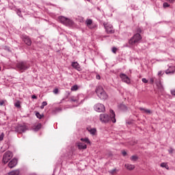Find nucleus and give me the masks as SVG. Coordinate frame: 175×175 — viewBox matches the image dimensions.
Segmentation results:
<instances>
[{
    "label": "nucleus",
    "instance_id": "obj_25",
    "mask_svg": "<svg viewBox=\"0 0 175 175\" xmlns=\"http://www.w3.org/2000/svg\"><path fill=\"white\" fill-rule=\"evenodd\" d=\"M36 116L37 118H39V120H42V118H43V116L40 115V113L39 112H37L36 113Z\"/></svg>",
    "mask_w": 175,
    "mask_h": 175
},
{
    "label": "nucleus",
    "instance_id": "obj_5",
    "mask_svg": "<svg viewBox=\"0 0 175 175\" xmlns=\"http://www.w3.org/2000/svg\"><path fill=\"white\" fill-rule=\"evenodd\" d=\"M12 158H13V153L10 151L5 152L3 156V163H8Z\"/></svg>",
    "mask_w": 175,
    "mask_h": 175
},
{
    "label": "nucleus",
    "instance_id": "obj_34",
    "mask_svg": "<svg viewBox=\"0 0 175 175\" xmlns=\"http://www.w3.org/2000/svg\"><path fill=\"white\" fill-rule=\"evenodd\" d=\"M59 92V90H58V88H55L54 90H53V94H55L57 95V94H58Z\"/></svg>",
    "mask_w": 175,
    "mask_h": 175
},
{
    "label": "nucleus",
    "instance_id": "obj_23",
    "mask_svg": "<svg viewBox=\"0 0 175 175\" xmlns=\"http://www.w3.org/2000/svg\"><path fill=\"white\" fill-rule=\"evenodd\" d=\"M81 141L84 142L85 143H87L88 144H89L90 143V139H88V138H81Z\"/></svg>",
    "mask_w": 175,
    "mask_h": 175
},
{
    "label": "nucleus",
    "instance_id": "obj_19",
    "mask_svg": "<svg viewBox=\"0 0 175 175\" xmlns=\"http://www.w3.org/2000/svg\"><path fill=\"white\" fill-rule=\"evenodd\" d=\"M86 24H87V26L89 27V28H91V25L92 24V20L91 19H88L86 20Z\"/></svg>",
    "mask_w": 175,
    "mask_h": 175
},
{
    "label": "nucleus",
    "instance_id": "obj_28",
    "mask_svg": "<svg viewBox=\"0 0 175 175\" xmlns=\"http://www.w3.org/2000/svg\"><path fill=\"white\" fill-rule=\"evenodd\" d=\"M70 100L72 102H77V97L72 96Z\"/></svg>",
    "mask_w": 175,
    "mask_h": 175
},
{
    "label": "nucleus",
    "instance_id": "obj_16",
    "mask_svg": "<svg viewBox=\"0 0 175 175\" xmlns=\"http://www.w3.org/2000/svg\"><path fill=\"white\" fill-rule=\"evenodd\" d=\"M124 167L127 170H133L135 169V165L132 164H125Z\"/></svg>",
    "mask_w": 175,
    "mask_h": 175
},
{
    "label": "nucleus",
    "instance_id": "obj_35",
    "mask_svg": "<svg viewBox=\"0 0 175 175\" xmlns=\"http://www.w3.org/2000/svg\"><path fill=\"white\" fill-rule=\"evenodd\" d=\"M168 151H169L170 154H173V151H174V149L171 148L169 149Z\"/></svg>",
    "mask_w": 175,
    "mask_h": 175
},
{
    "label": "nucleus",
    "instance_id": "obj_12",
    "mask_svg": "<svg viewBox=\"0 0 175 175\" xmlns=\"http://www.w3.org/2000/svg\"><path fill=\"white\" fill-rule=\"evenodd\" d=\"M16 165H17V159H13L8 163V166H9V167H10V169L14 167V166H16Z\"/></svg>",
    "mask_w": 175,
    "mask_h": 175
},
{
    "label": "nucleus",
    "instance_id": "obj_37",
    "mask_svg": "<svg viewBox=\"0 0 175 175\" xmlns=\"http://www.w3.org/2000/svg\"><path fill=\"white\" fill-rule=\"evenodd\" d=\"M163 75V71H159L158 76H162Z\"/></svg>",
    "mask_w": 175,
    "mask_h": 175
},
{
    "label": "nucleus",
    "instance_id": "obj_11",
    "mask_svg": "<svg viewBox=\"0 0 175 175\" xmlns=\"http://www.w3.org/2000/svg\"><path fill=\"white\" fill-rule=\"evenodd\" d=\"M23 40L27 46H31V44H32V41L31 40V38L28 37V36H23Z\"/></svg>",
    "mask_w": 175,
    "mask_h": 175
},
{
    "label": "nucleus",
    "instance_id": "obj_1",
    "mask_svg": "<svg viewBox=\"0 0 175 175\" xmlns=\"http://www.w3.org/2000/svg\"><path fill=\"white\" fill-rule=\"evenodd\" d=\"M100 120L102 122H109V121H112V122L116 123V113L114 111L110 110V116L107 114L101 113L100 115Z\"/></svg>",
    "mask_w": 175,
    "mask_h": 175
},
{
    "label": "nucleus",
    "instance_id": "obj_33",
    "mask_svg": "<svg viewBox=\"0 0 175 175\" xmlns=\"http://www.w3.org/2000/svg\"><path fill=\"white\" fill-rule=\"evenodd\" d=\"M142 81V83H148V80H147L146 78H143Z\"/></svg>",
    "mask_w": 175,
    "mask_h": 175
},
{
    "label": "nucleus",
    "instance_id": "obj_13",
    "mask_svg": "<svg viewBox=\"0 0 175 175\" xmlns=\"http://www.w3.org/2000/svg\"><path fill=\"white\" fill-rule=\"evenodd\" d=\"M140 111H142V113H145V114H152V111L150 110V109H147L146 108H143V107H139V108Z\"/></svg>",
    "mask_w": 175,
    "mask_h": 175
},
{
    "label": "nucleus",
    "instance_id": "obj_36",
    "mask_svg": "<svg viewBox=\"0 0 175 175\" xmlns=\"http://www.w3.org/2000/svg\"><path fill=\"white\" fill-rule=\"evenodd\" d=\"M142 29L140 28H137V33H142Z\"/></svg>",
    "mask_w": 175,
    "mask_h": 175
},
{
    "label": "nucleus",
    "instance_id": "obj_2",
    "mask_svg": "<svg viewBox=\"0 0 175 175\" xmlns=\"http://www.w3.org/2000/svg\"><path fill=\"white\" fill-rule=\"evenodd\" d=\"M29 68V64L27 62H19L16 64V69L19 72H21V73H23V72H25V70Z\"/></svg>",
    "mask_w": 175,
    "mask_h": 175
},
{
    "label": "nucleus",
    "instance_id": "obj_26",
    "mask_svg": "<svg viewBox=\"0 0 175 175\" xmlns=\"http://www.w3.org/2000/svg\"><path fill=\"white\" fill-rule=\"evenodd\" d=\"M44 106H47V102L46 101L42 102L40 109H44Z\"/></svg>",
    "mask_w": 175,
    "mask_h": 175
},
{
    "label": "nucleus",
    "instance_id": "obj_43",
    "mask_svg": "<svg viewBox=\"0 0 175 175\" xmlns=\"http://www.w3.org/2000/svg\"><path fill=\"white\" fill-rule=\"evenodd\" d=\"M32 99H38V97L36 95L31 96Z\"/></svg>",
    "mask_w": 175,
    "mask_h": 175
},
{
    "label": "nucleus",
    "instance_id": "obj_20",
    "mask_svg": "<svg viewBox=\"0 0 175 175\" xmlns=\"http://www.w3.org/2000/svg\"><path fill=\"white\" fill-rule=\"evenodd\" d=\"M88 131L91 133V135H95V133H96V129H89Z\"/></svg>",
    "mask_w": 175,
    "mask_h": 175
},
{
    "label": "nucleus",
    "instance_id": "obj_27",
    "mask_svg": "<svg viewBox=\"0 0 175 175\" xmlns=\"http://www.w3.org/2000/svg\"><path fill=\"white\" fill-rule=\"evenodd\" d=\"M131 159L132 161H136V160L138 159V157H137V156L134 155V156H132V157H131Z\"/></svg>",
    "mask_w": 175,
    "mask_h": 175
},
{
    "label": "nucleus",
    "instance_id": "obj_6",
    "mask_svg": "<svg viewBox=\"0 0 175 175\" xmlns=\"http://www.w3.org/2000/svg\"><path fill=\"white\" fill-rule=\"evenodd\" d=\"M58 19L60 23H62L64 25H72L73 24V21L72 20L66 18L65 16H59Z\"/></svg>",
    "mask_w": 175,
    "mask_h": 175
},
{
    "label": "nucleus",
    "instance_id": "obj_15",
    "mask_svg": "<svg viewBox=\"0 0 175 175\" xmlns=\"http://www.w3.org/2000/svg\"><path fill=\"white\" fill-rule=\"evenodd\" d=\"M78 148L79 150H85V148H87V145L84 143L79 142Z\"/></svg>",
    "mask_w": 175,
    "mask_h": 175
},
{
    "label": "nucleus",
    "instance_id": "obj_32",
    "mask_svg": "<svg viewBox=\"0 0 175 175\" xmlns=\"http://www.w3.org/2000/svg\"><path fill=\"white\" fill-rule=\"evenodd\" d=\"M112 53H113V54H116L117 53V48L113 47L112 48Z\"/></svg>",
    "mask_w": 175,
    "mask_h": 175
},
{
    "label": "nucleus",
    "instance_id": "obj_21",
    "mask_svg": "<svg viewBox=\"0 0 175 175\" xmlns=\"http://www.w3.org/2000/svg\"><path fill=\"white\" fill-rule=\"evenodd\" d=\"M161 167H165V169H167V170H169V165H167V163H161Z\"/></svg>",
    "mask_w": 175,
    "mask_h": 175
},
{
    "label": "nucleus",
    "instance_id": "obj_14",
    "mask_svg": "<svg viewBox=\"0 0 175 175\" xmlns=\"http://www.w3.org/2000/svg\"><path fill=\"white\" fill-rule=\"evenodd\" d=\"M175 72V67L174 66H172L170 67V68H168L166 71L165 73L166 75H170V73L173 74Z\"/></svg>",
    "mask_w": 175,
    "mask_h": 175
},
{
    "label": "nucleus",
    "instance_id": "obj_38",
    "mask_svg": "<svg viewBox=\"0 0 175 175\" xmlns=\"http://www.w3.org/2000/svg\"><path fill=\"white\" fill-rule=\"evenodd\" d=\"M3 105H5V101L1 100L0 101V106H3Z\"/></svg>",
    "mask_w": 175,
    "mask_h": 175
},
{
    "label": "nucleus",
    "instance_id": "obj_24",
    "mask_svg": "<svg viewBox=\"0 0 175 175\" xmlns=\"http://www.w3.org/2000/svg\"><path fill=\"white\" fill-rule=\"evenodd\" d=\"M117 172H118V170L117 169H113L109 171V173L111 174H116V173H117Z\"/></svg>",
    "mask_w": 175,
    "mask_h": 175
},
{
    "label": "nucleus",
    "instance_id": "obj_45",
    "mask_svg": "<svg viewBox=\"0 0 175 175\" xmlns=\"http://www.w3.org/2000/svg\"><path fill=\"white\" fill-rule=\"evenodd\" d=\"M17 14H18V16H20V14H21V11L18 10V12H17Z\"/></svg>",
    "mask_w": 175,
    "mask_h": 175
},
{
    "label": "nucleus",
    "instance_id": "obj_44",
    "mask_svg": "<svg viewBox=\"0 0 175 175\" xmlns=\"http://www.w3.org/2000/svg\"><path fill=\"white\" fill-rule=\"evenodd\" d=\"M122 155H123V157H125V155H126V152L125 151H123L122 152Z\"/></svg>",
    "mask_w": 175,
    "mask_h": 175
},
{
    "label": "nucleus",
    "instance_id": "obj_9",
    "mask_svg": "<svg viewBox=\"0 0 175 175\" xmlns=\"http://www.w3.org/2000/svg\"><path fill=\"white\" fill-rule=\"evenodd\" d=\"M94 110H96V111H98V113H102L105 110V105L100 103L96 104L94 106Z\"/></svg>",
    "mask_w": 175,
    "mask_h": 175
},
{
    "label": "nucleus",
    "instance_id": "obj_31",
    "mask_svg": "<svg viewBox=\"0 0 175 175\" xmlns=\"http://www.w3.org/2000/svg\"><path fill=\"white\" fill-rule=\"evenodd\" d=\"M169 6H170V5H169V3H167V2H165L163 3V8H169Z\"/></svg>",
    "mask_w": 175,
    "mask_h": 175
},
{
    "label": "nucleus",
    "instance_id": "obj_29",
    "mask_svg": "<svg viewBox=\"0 0 175 175\" xmlns=\"http://www.w3.org/2000/svg\"><path fill=\"white\" fill-rule=\"evenodd\" d=\"M3 137H5V134L3 133H2L0 135V142H2V140H3Z\"/></svg>",
    "mask_w": 175,
    "mask_h": 175
},
{
    "label": "nucleus",
    "instance_id": "obj_4",
    "mask_svg": "<svg viewBox=\"0 0 175 175\" xmlns=\"http://www.w3.org/2000/svg\"><path fill=\"white\" fill-rule=\"evenodd\" d=\"M142 36L140 33H137L129 40V43L131 45L136 44V43H139L140 42Z\"/></svg>",
    "mask_w": 175,
    "mask_h": 175
},
{
    "label": "nucleus",
    "instance_id": "obj_10",
    "mask_svg": "<svg viewBox=\"0 0 175 175\" xmlns=\"http://www.w3.org/2000/svg\"><path fill=\"white\" fill-rule=\"evenodd\" d=\"M120 76L124 83H126V84H129V83H131V79H129V77H128V76H126V75L120 74Z\"/></svg>",
    "mask_w": 175,
    "mask_h": 175
},
{
    "label": "nucleus",
    "instance_id": "obj_22",
    "mask_svg": "<svg viewBox=\"0 0 175 175\" xmlns=\"http://www.w3.org/2000/svg\"><path fill=\"white\" fill-rule=\"evenodd\" d=\"M79 90V86L75 85L71 88V91H77Z\"/></svg>",
    "mask_w": 175,
    "mask_h": 175
},
{
    "label": "nucleus",
    "instance_id": "obj_30",
    "mask_svg": "<svg viewBox=\"0 0 175 175\" xmlns=\"http://www.w3.org/2000/svg\"><path fill=\"white\" fill-rule=\"evenodd\" d=\"M15 107L18 108L21 107L20 101H18L15 103Z\"/></svg>",
    "mask_w": 175,
    "mask_h": 175
},
{
    "label": "nucleus",
    "instance_id": "obj_3",
    "mask_svg": "<svg viewBox=\"0 0 175 175\" xmlns=\"http://www.w3.org/2000/svg\"><path fill=\"white\" fill-rule=\"evenodd\" d=\"M96 92L100 99H106L107 98V94H106L102 86H98L96 89Z\"/></svg>",
    "mask_w": 175,
    "mask_h": 175
},
{
    "label": "nucleus",
    "instance_id": "obj_18",
    "mask_svg": "<svg viewBox=\"0 0 175 175\" xmlns=\"http://www.w3.org/2000/svg\"><path fill=\"white\" fill-rule=\"evenodd\" d=\"M9 175H18L20 174V170H16L14 171H12L8 174Z\"/></svg>",
    "mask_w": 175,
    "mask_h": 175
},
{
    "label": "nucleus",
    "instance_id": "obj_42",
    "mask_svg": "<svg viewBox=\"0 0 175 175\" xmlns=\"http://www.w3.org/2000/svg\"><path fill=\"white\" fill-rule=\"evenodd\" d=\"M171 94L175 96V90H172Z\"/></svg>",
    "mask_w": 175,
    "mask_h": 175
},
{
    "label": "nucleus",
    "instance_id": "obj_7",
    "mask_svg": "<svg viewBox=\"0 0 175 175\" xmlns=\"http://www.w3.org/2000/svg\"><path fill=\"white\" fill-rule=\"evenodd\" d=\"M28 128L25 125L18 124L15 127V132H18V133H23V132H25Z\"/></svg>",
    "mask_w": 175,
    "mask_h": 175
},
{
    "label": "nucleus",
    "instance_id": "obj_39",
    "mask_svg": "<svg viewBox=\"0 0 175 175\" xmlns=\"http://www.w3.org/2000/svg\"><path fill=\"white\" fill-rule=\"evenodd\" d=\"M167 2H170V3H174L175 0H166Z\"/></svg>",
    "mask_w": 175,
    "mask_h": 175
},
{
    "label": "nucleus",
    "instance_id": "obj_17",
    "mask_svg": "<svg viewBox=\"0 0 175 175\" xmlns=\"http://www.w3.org/2000/svg\"><path fill=\"white\" fill-rule=\"evenodd\" d=\"M72 68H75V69H77V70H80V64L77 62H72Z\"/></svg>",
    "mask_w": 175,
    "mask_h": 175
},
{
    "label": "nucleus",
    "instance_id": "obj_8",
    "mask_svg": "<svg viewBox=\"0 0 175 175\" xmlns=\"http://www.w3.org/2000/svg\"><path fill=\"white\" fill-rule=\"evenodd\" d=\"M104 27L107 33H114V29L113 28V25L109 23H104Z\"/></svg>",
    "mask_w": 175,
    "mask_h": 175
},
{
    "label": "nucleus",
    "instance_id": "obj_46",
    "mask_svg": "<svg viewBox=\"0 0 175 175\" xmlns=\"http://www.w3.org/2000/svg\"><path fill=\"white\" fill-rule=\"evenodd\" d=\"M40 126H41V125H40V124H38V125H37V128H38V129H40Z\"/></svg>",
    "mask_w": 175,
    "mask_h": 175
},
{
    "label": "nucleus",
    "instance_id": "obj_40",
    "mask_svg": "<svg viewBox=\"0 0 175 175\" xmlns=\"http://www.w3.org/2000/svg\"><path fill=\"white\" fill-rule=\"evenodd\" d=\"M150 84H152L154 83V78H150Z\"/></svg>",
    "mask_w": 175,
    "mask_h": 175
},
{
    "label": "nucleus",
    "instance_id": "obj_41",
    "mask_svg": "<svg viewBox=\"0 0 175 175\" xmlns=\"http://www.w3.org/2000/svg\"><path fill=\"white\" fill-rule=\"evenodd\" d=\"M96 78L97 79V80H100V76L99 75H97L96 76Z\"/></svg>",
    "mask_w": 175,
    "mask_h": 175
}]
</instances>
